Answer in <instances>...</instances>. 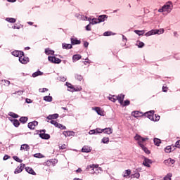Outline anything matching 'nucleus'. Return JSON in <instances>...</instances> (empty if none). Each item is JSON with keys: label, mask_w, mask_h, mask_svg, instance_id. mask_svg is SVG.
Masks as SVG:
<instances>
[{"label": "nucleus", "mask_w": 180, "mask_h": 180, "mask_svg": "<svg viewBox=\"0 0 180 180\" xmlns=\"http://www.w3.org/2000/svg\"><path fill=\"white\" fill-rule=\"evenodd\" d=\"M19 61L21 64H27L29 63V58L25 57V53L22 52V55L19 58Z\"/></svg>", "instance_id": "6e6552de"}, {"label": "nucleus", "mask_w": 180, "mask_h": 180, "mask_svg": "<svg viewBox=\"0 0 180 180\" xmlns=\"http://www.w3.org/2000/svg\"><path fill=\"white\" fill-rule=\"evenodd\" d=\"M75 79H77V81H82V79H84V77H82V75H78V74H76V75H75Z\"/></svg>", "instance_id": "473e14b6"}, {"label": "nucleus", "mask_w": 180, "mask_h": 180, "mask_svg": "<svg viewBox=\"0 0 180 180\" xmlns=\"http://www.w3.org/2000/svg\"><path fill=\"white\" fill-rule=\"evenodd\" d=\"M13 159L15 160V161H16L17 162H22V160L19 158V157L18 156H14Z\"/></svg>", "instance_id": "603ef678"}, {"label": "nucleus", "mask_w": 180, "mask_h": 180, "mask_svg": "<svg viewBox=\"0 0 180 180\" xmlns=\"http://www.w3.org/2000/svg\"><path fill=\"white\" fill-rule=\"evenodd\" d=\"M86 20H88L89 22H90L91 25H96L98 23H99V22H98V18H93L91 20L90 18L88 17H85Z\"/></svg>", "instance_id": "9d476101"}, {"label": "nucleus", "mask_w": 180, "mask_h": 180, "mask_svg": "<svg viewBox=\"0 0 180 180\" xmlns=\"http://www.w3.org/2000/svg\"><path fill=\"white\" fill-rule=\"evenodd\" d=\"M130 174H131V170L130 169L125 170L123 174L124 178H127V176H129Z\"/></svg>", "instance_id": "7c9ffc66"}, {"label": "nucleus", "mask_w": 180, "mask_h": 180, "mask_svg": "<svg viewBox=\"0 0 180 180\" xmlns=\"http://www.w3.org/2000/svg\"><path fill=\"white\" fill-rule=\"evenodd\" d=\"M172 2L169 1L165 6H163V9L165 12H171L172 11Z\"/></svg>", "instance_id": "0eeeda50"}, {"label": "nucleus", "mask_w": 180, "mask_h": 180, "mask_svg": "<svg viewBox=\"0 0 180 180\" xmlns=\"http://www.w3.org/2000/svg\"><path fill=\"white\" fill-rule=\"evenodd\" d=\"M164 164L165 165H171V164L174 165V164H175V160L174 159L169 158L164 161Z\"/></svg>", "instance_id": "4468645a"}, {"label": "nucleus", "mask_w": 180, "mask_h": 180, "mask_svg": "<svg viewBox=\"0 0 180 180\" xmlns=\"http://www.w3.org/2000/svg\"><path fill=\"white\" fill-rule=\"evenodd\" d=\"M134 33H136V34H138V36H143V34H144L145 32L144 30H135Z\"/></svg>", "instance_id": "e433bc0d"}, {"label": "nucleus", "mask_w": 180, "mask_h": 180, "mask_svg": "<svg viewBox=\"0 0 180 180\" xmlns=\"http://www.w3.org/2000/svg\"><path fill=\"white\" fill-rule=\"evenodd\" d=\"M101 142L103 143V144H108L109 143V137H104L101 140Z\"/></svg>", "instance_id": "4c0bfd02"}, {"label": "nucleus", "mask_w": 180, "mask_h": 180, "mask_svg": "<svg viewBox=\"0 0 180 180\" xmlns=\"http://www.w3.org/2000/svg\"><path fill=\"white\" fill-rule=\"evenodd\" d=\"M95 134H99L101 133H103L102 129H101V128H96V129H94Z\"/></svg>", "instance_id": "de8ad7c7"}, {"label": "nucleus", "mask_w": 180, "mask_h": 180, "mask_svg": "<svg viewBox=\"0 0 180 180\" xmlns=\"http://www.w3.org/2000/svg\"><path fill=\"white\" fill-rule=\"evenodd\" d=\"M50 123L51 124H53V126H55V127H57V125L58 124V122H57L56 120H51Z\"/></svg>", "instance_id": "8fccbe9b"}, {"label": "nucleus", "mask_w": 180, "mask_h": 180, "mask_svg": "<svg viewBox=\"0 0 180 180\" xmlns=\"http://www.w3.org/2000/svg\"><path fill=\"white\" fill-rule=\"evenodd\" d=\"M137 46L139 49H143V47H144V43L141 41H138Z\"/></svg>", "instance_id": "49530a36"}, {"label": "nucleus", "mask_w": 180, "mask_h": 180, "mask_svg": "<svg viewBox=\"0 0 180 180\" xmlns=\"http://www.w3.org/2000/svg\"><path fill=\"white\" fill-rule=\"evenodd\" d=\"M25 169L28 174H31V175H36V172H34V170L31 167H26Z\"/></svg>", "instance_id": "c85d7f7f"}, {"label": "nucleus", "mask_w": 180, "mask_h": 180, "mask_svg": "<svg viewBox=\"0 0 180 180\" xmlns=\"http://www.w3.org/2000/svg\"><path fill=\"white\" fill-rule=\"evenodd\" d=\"M123 106H129V105H130V101L129 100H126L125 101H124V103H122Z\"/></svg>", "instance_id": "864d4df0"}, {"label": "nucleus", "mask_w": 180, "mask_h": 180, "mask_svg": "<svg viewBox=\"0 0 180 180\" xmlns=\"http://www.w3.org/2000/svg\"><path fill=\"white\" fill-rule=\"evenodd\" d=\"M37 124H39V122L37 121H33V122H29L28 128L30 129L31 130H34Z\"/></svg>", "instance_id": "1a4fd4ad"}, {"label": "nucleus", "mask_w": 180, "mask_h": 180, "mask_svg": "<svg viewBox=\"0 0 180 180\" xmlns=\"http://www.w3.org/2000/svg\"><path fill=\"white\" fill-rule=\"evenodd\" d=\"M20 150H25V151H29L30 150V146L27 144L21 145Z\"/></svg>", "instance_id": "a878e982"}, {"label": "nucleus", "mask_w": 180, "mask_h": 180, "mask_svg": "<svg viewBox=\"0 0 180 180\" xmlns=\"http://www.w3.org/2000/svg\"><path fill=\"white\" fill-rule=\"evenodd\" d=\"M143 164L145 165V167H148V168H150V164H153V161L147 158L144 159V161Z\"/></svg>", "instance_id": "ddd939ff"}, {"label": "nucleus", "mask_w": 180, "mask_h": 180, "mask_svg": "<svg viewBox=\"0 0 180 180\" xmlns=\"http://www.w3.org/2000/svg\"><path fill=\"white\" fill-rule=\"evenodd\" d=\"M175 147H176L177 148H180V140L176 142Z\"/></svg>", "instance_id": "6e6d98bb"}, {"label": "nucleus", "mask_w": 180, "mask_h": 180, "mask_svg": "<svg viewBox=\"0 0 180 180\" xmlns=\"http://www.w3.org/2000/svg\"><path fill=\"white\" fill-rule=\"evenodd\" d=\"M82 58V56H81V55H79V54L74 55L72 56V61H73V63H75V61H78V60H81Z\"/></svg>", "instance_id": "b1692460"}, {"label": "nucleus", "mask_w": 180, "mask_h": 180, "mask_svg": "<svg viewBox=\"0 0 180 180\" xmlns=\"http://www.w3.org/2000/svg\"><path fill=\"white\" fill-rule=\"evenodd\" d=\"M131 115L134 116V117H140V116L143 115V112L139 111H133L131 112Z\"/></svg>", "instance_id": "a211bd4d"}, {"label": "nucleus", "mask_w": 180, "mask_h": 180, "mask_svg": "<svg viewBox=\"0 0 180 180\" xmlns=\"http://www.w3.org/2000/svg\"><path fill=\"white\" fill-rule=\"evenodd\" d=\"M108 99L111 101V102H116V101H117V98H116V96H112V97H108Z\"/></svg>", "instance_id": "37998d69"}, {"label": "nucleus", "mask_w": 180, "mask_h": 180, "mask_svg": "<svg viewBox=\"0 0 180 180\" xmlns=\"http://www.w3.org/2000/svg\"><path fill=\"white\" fill-rule=\"evenodd\" d=\"M141 148L146 154H150V150L144 145H141Z\"/></svg>", "instance_id": "72a5a7b5"}, {"label": "nucleus", "mask_w": 180, "mask_h": 180, "mask_svg": "<svg viewBox=\"0 0 180 180\" xmlns=\"http://www.w3.org/2000/svg\"><path fill=\"white\" fill-rule=\"evenodd\" d=\"M103 133H105V134H112L113 133V129L112 128H105L102 129Z\"/></svg>", "instance_id": "2eb2a0df"}, {"label": "nucleus", "mask_w": 180, "mask_h": 180, "mask_svg": "<svg viewBox=\"0 0 180 180\" xmlns=\"http://www.w3.org/2000/svg\"><path fill=\"white\" fill-rule=\"evenodd\" d=\"M6 20L7 22H9L10 23H15V22H16V19L13 18H6Z\"/></svg>", "instance_id": "58836bf2"}, {"label": "nucleus", "mask_w": 180, "mask_h": 180, "mask_svg": "<svg viewBox=\"0 0 180 180\" xmlns=\"http://www.w3.org/2000/svg\"><path fill=\"white\" fill-rule=\"evenodd\" d=\"M158 12H160V13L165 12L164 10V7H162V8H159Z\"/></svg>", "instance_id": "338daca9"}, {"label": "nucleus", "mask_w": 180, "mask_h": 180, "mask_svg": "<svg viewBox=\"0 0 180 180\" xmlns=\"http://www.w3.org/2000/svg\"><path fill=\"white\" fill-rule=\"evenodd\" d=\"M116 98H117V101H119L120 105H123V101L124 99V95L120 94V95H118L117 96H116Z\"/></svg>", "instance_id": "dca6fc26"}, {"label": "nucleus", "mask_w": 180, "mask_h": 180, "mask_svg": "<svg viewBox=\"0 0 180 180\" xmlns=\"http://www.w3.org/2000/svg\"><path fill=\"white\" fill-rule=\"evenodd\" d=\"M48 60L52 64H60L61 63V59L56 58V56H49Z\"/></svg>", "instance_id": "423d86ee"}, {"label": "nucleus", "mask_w": 180, "mask_h": 180, "mask_svg": "<svg viewBox=\"0 0 180 180\" xmlns=\"http://www.w3.org/2000/svg\"><path fill=\"white\" fill-rule=\"evenodd\" d=\"M103 36H112V32L107 31L103 33Z\"/></svg>", "instance_id": "5fc2aeb1"}, {"label": "nucleus", "mask_w": 180, "mask_h": 180, "mask_svg": "<svg viewBox=\"0 0 180 180\" xmlns=\"http://www.w3.org/2000/svg\"><path fill=\"white\" fill-rule=\"evenodd\" d=\"M20 172H22V169L19 168V167H18L14 172L15 174H20Z\"/></svg>", "instance_id": "3c124183"}, {"label": "nucleus", "mask_w": 180, "mask_h": 180, "mask_svg": "<svg viewBox=\"0 0 180 180\" xmlns=\"http://www.w3.org/2000/svg\"><path fill=\"white\" fill-rule=\"evenodd\" d=\"M134 178H140V173H135L134 174L132 175Z\"/></svg>", "instance_id": "4d7b16f0"}, {"label": "nucleus", "mask_w": 180, "mask_h": 180, "mask_svg": "<svg viewBox=\"0 0 180 180\" xmlns=\"http://www.w3.org/2000/svg\"><path fill=\"white\" fill-rule=\"evenodd\" d=\"M34 157H35V158H43V155L41 153H36L34 155Z\"/></svg>", "instance_id": "09e8293b"}, {"label": "nucleus", "mask_w": 180, "mask_h": 180, "mask_svg": "<svg viewBox=\"0 0 180 180\" xmlns=\"http://www.w3.org/2000/svg\"><path fill=\"white\" fill-rule=\"evenodd\" d=\"M165 153H171V151H172V147H171L170 146H167L165 148Z\"/></svg>", "instance_id": "79ce46f5"}, {"label": "nucleus", "mask_w": 180, "mask_h": 180, "mask_svg": "<svg viewBox=\"0 0 180 180\" xmlns=\"http://www.w3.org/2000/svg\"><path fill=\"white\" fill-rule=\"evenodd\" d=\"M154 113H155L154 110H150V111L146 112L145 116L148 117L150 119V120H152L153 122H158V120H160V115H155V118H154Z\"/></svg>", "instance_id": "f03ea898"}, {"label": "nucleus", "mask_w": 180, "mask_h": 180, "mask_svg": "<svg viewBox=\"0 0 180 180\" xmlns=\"http://www.w3.org/2000/svg\"><path fill=\"white\" fill-rule=\"evenodd\" d=\"M172 176V174L169 173L166 176L164 177V180H171Z\"/></svg>", "instance_id": "a18cd8bd"}, {"label": "nucleus", "mask_w": 180, "mask_h": 180, "mask_svg": "<svg viewBox=\"0 0 180 180\" xmlns=\"http://www.w3.org/2000/svg\"><path fill=\"white\" fill-rule=\"evenodd\" d=\"M8 158H9V155H6L4 157L3 160H4V161H6V160H8Z\"/></svg>", "instance_id": "0e129e2a"}, {"label": "nucleus", "mask_w": 180, "mask_h": 180, "mask_svg": "<svg viewBox=\"0 0 180 180\" xmlns=\"http://www.w3.org/2000/svg\"><path fill=\"white\" fill-rule=\"evenodd\" d=\"M18 94V95H22V94H23V91H15V93H13V95Z\"/></svg>", "instance_id": "052dcab7"}, {"label": "nucleus", "mask_w": 180, "mask_h": 180, "mask_svg": "<svg viewBox=\"0 0 180 180\" xmlns=\"http://www.w3.org/2000/svg\"><path fill=\"white\" fill-rule=\"evenodd\" d=\"M153 141L155 143V145L157 146L158 147H159L160 144H161V139H160L155 138L153 139Z\"/></svg>", "instance_id": "c756f323"}, {"label": "nucleus", "mask_w": 180, "mask_h": 180, "mask_svg": "<svg viewBox=\"0 0 180 180\" xmlns=\"http://www.w3.org/2000/svg\"><path fill=\"white\" fill-rule=\"evenodd\" d=\"M43 72L40 71V70H37V72H34L32 75V77L33 78H36V77H39V76H41V75H43Z\"/></svg>", "instance_id": "5701e85b"}, {"label": "nucleus", "mask_w": 180, "mask_h": 180, "mask_svg": "<svg viewBox=\"0 0 180 180\" xmlns=\"http://www.w3.org/2000/svg\"><path fill=\"white\" fill-rule=\"evenodd\" d=\"M162 91H163V92H167V91H168V88L166 87V86H163L162 87Z\"/></svg>", "instance_id": "69168bd1"}, {"label": "nucleus", "mask_w": 180, "mask_h": 180, "mask_svg": "<svg viewBox=\"0 0 180 180\" xmlns=\"http://www.w3.org/2000/svg\"><path fill=\"white\" fill-rule=\"evenodd\" d=\"M62 47L63 49L70 50V49H72V45L70 44L63 43Z\"/></svg>", "instance_id": "6ab92c4d"}, {"label": "nucleus", "mask_w": 180, "mask_h": 180, "mask_svg": "<svg viewBox=\"0 0 180 180\" xmlns=\"http://www.w3.org/2000/svg\"><path fill=\"white\" fill-rule=\"evenodd\" d=\"M92 150V149L91 148V147L89 146H84L82 148V153H91V151Z\"/></svg>", "instance_id": "412c9836"}, {"label": "nucleus", "mask_w": 180, "mask_h": 180, "mask_svg": "<svg viewBox=\"0 0 180 180\" xmlns=\"http://www.w3.org/2000/svg\"><path fill=\"white\" fill-rule=\"evenodd\" d=\"M40 92H46L47 91H49V89L47 88H42L39 89Z\"/></svg>", "instance_id": "13d9d810"}, {"label": "nucleus", "mask_w": 180, "mask_h": 180, "mask_svg": "<svg viewBox=\"0 0 180 180\" xmlns=\"http://www.w3.org/2000/svg\"><path fill=\"white\" fill-rule=\"evenodd\" d=\"M89 134H91V135H92V134H95V129H91V130H90L89 132Z\"/></svg>", "instance_id": "680f3d73"}, {"label": "nucleus", "mask_w": 180, "mask_h": 180, "mask_svg": "<svg viewBox=\"0 0 180 180\" xmlns=\"http://www.w3.org/2000/svg\"><path fill=\"white\" fill-rule=\"evenodd\" d=\"M94 110L98 113L100 116H103V111L101 110V108L99 107H96L94 108Z\"/></svg>", "instance_id": "cd10ccee"}, {"label": "nucleus", "mask_w": 180, "mask_h": 180, "mask_svg": "<svg viewBox=\"0 0 180 180\" xmlns=\"http://www.w3.org/2000/svg\"><path fill=\"white\" fill-rule=\"evenodd\" d=\"M45 54L47 56H53L54 54V51L50 49H45Z\"/></svg>", "instance_id": "393cba45"}, {"label": "nucleus", "mask_w": 180, "mask_h": 180, "mask_svg": "<svg viewBox=\"0 0 180 180\" xmlns=\"http://www.w3.org/2000/svg\"><path fill=\"white\" fill-rule=\"evenodd\" d=\"M27 120H28L27 117H21L20 118V122L21 123H23V124L26 123V122H27Z\"/></svg>", "instance_id": "c9c22d12"}, {"label": "nucleus", "mask_w": 180, "mask_h": 180, "mask_svg": "<svg viewBox=\"0 0 180 180\" xmlns=\"http://www.w3.org/2000/svg\"><path fill=\"white\" fill-rule=\"evenodd\" d=\"M44 101L46 102H51L53 101V97L50 96H46L44 97Z\"/></svg>", "instance_id": "2f4dec72"}, {"label": "nucleus", "mask_w": 180, "mask_h": 180, "mask_svg": "<svg viewBox=\"0 0 180 180\" xmlns=\"http://www.w3.org/2000/svg\"><path fill=\"white\" fill-rule=\"evenodd\" d=\"M58 114H53V115H49L47 117V119L49 120H53V119H58Z\"/></svg>", "instance_id": "bb28decb"}, {"label": "nucleus", "mask_w": 180, "mask_h": 180, "mask_svg": "<svg viewBox=\"0 0 180 180\" xmlns=\"http://www.w3.org/2000/svg\"><path fill=\"white\" fill-rule=\"evenodd\" d=\"M134 139L138 141V144L140 146V147H141V146H143V143H144V141H146V140H148V138H143L141 137V136L136 134L134 137Z\"/></svg>", "instance_id": "39448f33"}, {"label": "nucleus", "mask_w": 180, "mask_h": 180, "mask_svg": "<svg viewBox=\"0 0 180 180\" xmlns=\"http://www.w3.org/2000/svg\"><path fill=\"white\" fill-rule=\"evenodd\" d=\"M13 126H15V127H19V126L20 125V123L19 122V121L18 120H13Z\"/></svg>", "instance_id": "f704fd0d"}, {"label": "nucleus", "mask_w": 180, "mask_h": 180, "mask_svg": "<svg viewBox=\"0 0 180 180\" xmlns=\"http://www.w3.org/2000/svg\"><path fill=\"white\" fill-rule=\"evenodd\" d=\"M19 168L21 169V171H23V169H24V168H25V164L21 163V164L20 165Z\"/></svg>", "instance_id": "bf43d9fd"}, {"label": "nucleus", "mask_w": 180, "mask_h": 180, "mask_svg": "<svg viewBox=\"0 0 180 180\" xmlns=\"http://www.w3.org/2000/svg\"><path fill=\"white\" fill-rule=\"evenodd\" d=\"M84 46L85 47H88V46H89V43L85 41V42L84 43Z\"/></svg>", "instance_id": "774afa93"}, {"label": "nucleus", "mask_w": 180, "mask_h": 180, "mask_svg": "<svg viewBox=\"0 0 180 180\" xmlns=\"http://www.w3.org/2000/svg\"><path fill=\"white\" fill-rule=\"evenodd\" d=\"M72 44L74 46L75 44H81V41L77 39V38H71L70 39Z\"/></svg>", "instance_id": "4be33fe9"}, {"label": "nucleus", "mask_w": 180, "mask_h": 180, "mask_svg": "<svg viewBox=\"0 0 180 180\" xmlns=\"http://www.w3.org/2000/svg\"><path fill=\"white\" fill-rule=\"evenodd\" d=\"M105 19H108V15H101L97 18V20L98 23H101V22H105Z\"/></svg>", "instance_id": "f3484780"}, {"label": "nucleus", "mask_w": 180, "mask_h": 180, "mask_svg": "<svg viewBox=\"0 0 180 180\" xmlns=\"http://www.w3.org/2000/svg\"><path fill=\"white\" fill-rule=\"evenodd\" d=\"M164 33V29H160V30H152L149 32H148L145 36H153V34H162Z\"/></svg>", "instance_id": "20e7f679"}, {"label": "nucleus", "mask_w": 180, "mask_h": 180, "mask_svg": "<svg viewBox=\"0 0 180 180\" xmlns=\"http://www.w3.org/2000/svg\"><path fill=\"white\" fill-rule=\"evenodd\" d=\"M66 85L68 88L70 89H68L70 92H75V91H77V89H75V88H74V86H72V84H71L70 83L66 82Z\"/></svg>", "instance_id": "aec40b11"}, {"label": "nucleus", "mask_w": 180, "mask_h": 180, "mask_svg": "<svg viewBox=\"0 0 180 180\" xmlns=\"http://www.w3.org/2000/svg\"><path fill=\"white\" fill-rule=\"evenodd\" d=\"M86 30L90 31V30H91V25H87L86 26Z\"/></svg>", "instance_id": "e2e57ef3"}, {"label": "nucleus", "mask_w": 180, "mask_h": 180, "mask_svg": "<svg viewBox=\"0 0 180 180\" xmlns=\"http://www.w3.org/2000/svg\"><path fill=\"white\" fill-rule=\"evenodd\" d=\"M63 134L65 137H71V136H74L75 134V132H74L73 131H64Z\"/></svg>", "instance_id": "f8f14e48"}, {"label": "nucleus", "mask_w": 180, "mask_h": 180, "mask_svg": "<svg viewBox=\"0 0 180 180\" xmlns=\"http://www.w3.org/2000/svg\"><path fill=\"white\" fill-rule=\"evenodd\" d=\"M12 56H14V57H20L21 56H23V51H14L11 52Z\"/></svg>", "instance_id": "9b49d317"}, {"label": "nucleus", "mask_w": 180, "mask_h": 180, "mask_svg": "<svg viewBox=\"0 0 180 180\" xmlns=\"http://www.w3.org/2000/svg\"><path fill=\"white\" fill-rule=\"evenodd\" d=\"M86 171H90V174H99L102 172V168L99 167V165H90L86 167Z\"/></svg>", "instance_id": "f257e3e1"}, {"label": "nucleus", "mask_w": 180, "mask_h": 180, "mask_svg": "<svg viewBox=\"0 0 180 180\" xmlns=\"http://www.w3.org/2000/svg\"><path fill=\"white\" fill-rule=\"evenodd\" d=\"M36 131L37 133L34 134H39V133H40L39 136L43 140H49V139H50V134H46V129H41L39 131Z\"/></svg>", "instance_id": "7ed1b4c3"}, {"label": "nucleus", "mask_w": 180, "mask_h": 180, "mask_svg": "<svg viewBox=\"0 0 180 180\" xmlns=\"http://www.w3.org/2000/svg\"><path fill=\"white\" fill-rule=\"evenodd\" d=\"M8 116H11L13 119H18V117H19V115L15 112H9Z\"/></svg>", "instance_id": "ea45409f"}, {"label": "nucleus", "mask_w": 180, "mask_h": 180, "mask_svg": "<svg viewBox=\"0 0 180 180\" xmlns=\"http://www.w3.org/2000/svg\"><path fill=\"white\" fill-rule=\"evenodd\" d=\"M3 84H4V85H6V86H9V85H11V82L6 79H4L2 80Z\"/></svg>", "instance_id": "c03bdc74"}, {"label": "nucleus", "mask_w": 180, "mask_h": 180, "mask_svg": "<svg viewBox=\"0 0 180 180\" xmlns=\"http://www.w3.org/2000/svg\"><path fill=\"white\" fill-rule=\"evenodd\" d=\"M58 129H60L61 130H65L67 127L61 124H58L57 127Z\"/></svg>", "instance_id": "a19ab883"}]
</instances>
